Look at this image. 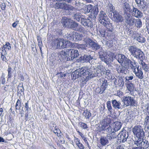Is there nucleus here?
I'll use <instances>...</instances> for the list:
<instances>
[{
	"label": "nucleus",
	"instance_id": "obj_1",
	"mask_svg": "<svg viewBox=\"0 0 149 149\" xmlns=\"http://www.w3.org/2000/svg\"><path fill=\"white\" fill-rule=\"evenodd\" d=\"M61 57L64 58L67 61L72 60L79 55L78 50L75 49H68L62 50L59 53Z\"/></svg>",
	"mask_w": 149,
	"mask_h": 149
},
{
	"label": "nucleus",
	"instance_id": "obj_2",
	"mask_svg": "<svg viewBox=\"0 0 149 149\" xmlns=\"http://www.w3.org/2000/svg\"><path fill=\"white\" fill-rule=\"evenodd\" d=\"M128 49L131 54L138 59L139 62L143 61L145 58V56L143 52L135 46H129Z\"/></svg>",
	"mask_w": 149,
	"mask_h": 149
},
{
	"label": "nucleus",
	"instance_id": "obj_3",
	"mask_svg": "<svg viewBox=\"0 0 149 149\" xmlns=\"http://www.w3.org/2000/svg\"><path fill=\"white\" fill-rule=\"evenodd\" d=\"M122 125V124L119 122H115L112 123L107 129V133L111 134L112 136L114 135V138H116L118 134L116 132L120 129Z\"/></svg>",
	"mask_w": 149,
	"mask_h": 149
},
{
	"label": "nucleus",
	"instance_id": "obj_4",
	"mask_svg": "<svg viewBox=\"0 0 149 149\" xmlns=\"http://www.w3.org/2000/svg\"><path fill=\"white\" fill-rule=\"evenodd\" d=\"M143 137H136L134 141V144L142 149H146L149 147V143L147 140L143 139Z\"/></svg>",
	"mask_w": 149,
	"mask_h": 149
},
{
	"label": "nucleus",
	"instance_id": "obj_5",
	"mask_svg": "<svg viewBox=\"0 0 149 149\" xmlns=\"http://www.w3.org/2000/svg\"><path fill=\"white\" fill-rule=\"evenodd\" d=\"M86 70V68H84V66L75 70L72 73L73 79L75 80L77 78L81 77L84 78V79L85 81V75H86L85 72Z\"/></svg>",
	"mask_w": 149,
	"mask_h": 149
},
{
	"label": "nucleus",
	"instance_id": "obj_6",
	"mask_svg": "<svg viewBox=\"0 0 149 149\" xmlns=\"http://www.w3.org/2000/svg\"><path fill=\"white\" fill-rule=\"evenodd\" d=\"M84 68H85L86 69L85 72L86 75H85V81H87L91 78L96 76V71L95 68L93 67L89 68L87 66H84Z\"/></svg>",
	"mask_w": 149,
	"mask_h": 149
},
{
	"label": "nucleus",
	"instance_id": "obj_7",
	"mask_svg": "<svg viewBox=\"0 0 149 149\" xmlns=\"http://www.w3.org/2000/svg\"><path fill=\"white\" fill-rule=\"evenodd\" d=\"M110 120L109 118H105L103 119L100 122V124L98 126L97 130L100 132L103 131H105L107 133V129L109 127L110 123Z\"/></svg>",
	"mask_w": 149,
	"mask_h": 149
},
{
	"label": "nucleus",
	"instance_id": "obj_8",
	"mask_svg": "<svg viewBox=\"0 0 149 149\" xmlns=\"http://www.w3.org/2000/svg\"><path fill=\"white\" fill-rule=\"evenodd\" d=\"M123 98L122 101L124 104V106H135L137 105L136 102L134 100L133 97L126 96L123 97Z\"/></svg>",
	"mask_w": 149,
	"mask_h": 149
},
{
	"label": "nucleus",
	"instance_id": "obj_9",
	"mask_svg": "<svg viewBox=\"0 0 149 149\" xmlns=\"http://www.w3.org/2000/svg\"><path fill=\"white\" fill-rule=\"evenodd\" d=\"M106 136H101L100 139V143L101 145L103 146H105L109 143V140H113L115 139V136L111 135L109 133H107Z\"/></svg>",
	"mask_w": 149,
	"mask_h": 149
},
{
	"label": "nucleus",
	"instance_id": "obj_10",
	"mask_svg": "<svg viewBox=\"0 0 149 149\" xmlns=\"http://www.w3.org/2000/svg\"><path fill=\"white\" fill-rule=\"evenodd\" d=\"M132 131L136 137H143L145 136L144 132L141 126H135L133 128Z\"/></svg>",
	"mask_w": 149,
	"mask_h": 149
},
{
	"label": "nucleus",
	"instance_id": "obj_11",
	"mask_svg": "<svg viewBox=\"0 0 149 149\" xmlns=\"http://www.w3.org/2000/svg\"><path fill=\"white\" fill-rule=\"evenodd\" d=\"M83 36L81 34L78 33L73 32L68 36V38L71 40L78 41L81 40L83 38Z\"/></svg>",
	"mask_w": 149,
	"mask_h": 149
},
{
	"label": "nucleus",
	"instance_id": "obj_12",
	"mask_svg": "<svg viewBox=\"0 0 149 149\" xmlns=\"http://www.w3.org/2000/svg\"><path fill=\"white\" fill-rule=\"evenodd\" d=\"M118 137L119 138V140L120 141L123 143L125 142L126 141L127 142L129 139L128 133L125 130H123L118 134Z\"/></svg>",
	"mask_w": 149,
	"mask_h": 149
},
{
	"label": "nucleus",
	"instance_id": "obj_13",
	"mask_svg": "<svg viewBox=\"0 0 149 149\" xmlns=\"http://www.w3.org/2000/svg\"><path fill=\"white\" fill-rule=\"evenodd\" d=\"M98 19L99 22L102 24H105L104 23L108 22L109 20L105 12L102 11L100 12L98 15Z\"/></svg>",
	"mask_w": 149,
	"mask_h": 149
},
{
	"label": "nucleus",
	"instance_id": "obj_14",
	"mask_svg": "<svg viewBox=\"0 0 149 149\" xmlns=\"http://www.w3.org/2000/svg\"><path fill=\"white\" fill-rule=\"evenodd\" d=\"M130 13L132 16L136 18H140L143 16L142 13L134 7H133Z\"/></svg>",
	"mask_w": 149,
	"mask_h": 149
},
{
	"label": "nucleus",
	"instance_id": "obj_15",
	"mask_svg": "<svg viewBox=\"0 0 149 149\" xmlns=\"http://www.w3.org/2000/svg\"><path fill=\"white\" fill-rule=\"evenodd\" d=\"M69 28H72L76 31L84 33V28L80 25H79L77 23L73 20Z\"/></svg>",
	"mask_w": 149,
	"mask_h": 149
},
{
	"label": "nucleus",
	"instance_id": "obj_16",
	"mask_svg": "<svg viewBox=\"0 0 149 149\" xmlns=\"http://www.w3.org/2000/svg\"><path fill=\"white\" fill-rule=\"evenodd\" d=\"M96 59L93 58V56L89 55H84L81 57V60L84 62H89L91 64H94L95 63L94 60Z\"/></svg>",
	"mask_w": 149,
	"mask_h": 149
},
{
	"label": "nucleus",
	"instance_id": "obj_17",
	"mask_svg": "<svg viewBox=\"0 0 149 149\" xmlns=\"http://www.w3.org/2000/svg\"><path fill=\"white\" fill-rule=\"evenodd\" d=\"M112 19L116 22H122L123 21V18L122 16L120 15L117 11L114 12L112 15H111Z\"/></svg>",
	"mask_w": 149,
	"mask_h": 149
},
{
	"label": "nucleus",
	"instance_id": "obj_18",
	"mask_svg": "<svg viewBox=\"0 0 149 149\" xmlns=\"http://www.w3.org/2000/svg\"><path fill=\"white\" fill-rule=\"evenodd\" d=\"M111 102L112 106L115 109H122L124 108V105L122 104L121 102L119 101H117L114 99L112 100Z\"/></svg>",
	"mask_w": 149,
	"mask_h": 149
},
{
	"label": "nucleus",
	"instance_id": "obj_19",
	"mask_svg": "<svg viewBox=\"0 0 149 149\" xmlns=\"http://www.w3.org/2000/svg\"><path fill=\"white\" fill-rule=\"evenodd\" d=\"M133 72L139 79H141L143 78L144 75L143 71L141 68H139V66L136 67V68L135 70H133Z\"/></svg>",
	"mask_w": 149,
	"mask_h": 149
},
{
	"label": "nucleus",
	"instance_id": "obj_20",
	"mask_svg": "<svg viewBox=\"0 0 149 149\" xmlns=\"http://www.w3.org/2000/svg\"><path fill=\"white\" fill-rule=\"evenodd\" d=\"M104 24H102L107 28V33L110 34V35H107L110 36L111 34L113 33V29L112 24L110 23L109 21H108L107 22H105L104 23Z\"/></svg>",
	"mask_w": 149,
	"mask_h": 149
},
{
	"label": "nucleus",
	"instance_id": "obj_21",
	"mask_svg": "<svg viewBox=\"0 0 149 149\" xmlns=\"http://www.w3.org/2000/svg\"><path fill=\"white\" fill-rule=\"evenodd\" d=\"M116 69L118 73L120 74L124 73L126 74L127 72V68L121 65H117L116 66Z\"/></svg>",
	"mask_w": 149,
	"mask_h": 149
},
{
	"label": "nucleus",
	"instance_id": "obj_22",
	"mask_svg": "<svg viewBox=\"0 0 149 149\" xmlns=\"http://www.w3.org/2000/svg\"><path fill=\"white\" fill-rule=\"evenodd\" d=\"M137 7L140 9H144L146 6V3L144 0H135Z\"/></svg>",
	"mask_w": 149,
	"mask_h": 149
},
{
	"label": "nucleus",
	"instance_id": "obj_23",
	"mask_svg": "<svg viewBox=\"0 0 149 149\" xmlns=\"http://www.w3.org/2000/svg\"><path fill=\"white\" fill-rule=\"evenodd\" d=\"M73 20L69 18H64L63 19V26L69 28L71 23L72 22Z\"/></svg>",
	"mask_w": 149,
	"mask_h": 149
},
{
	"label": "nucleus",
	"instance_id": "obj_24",
	"mask_svg": "<svg viewBox=\"0 0 149 149\" xmlns=\"http://www.w3.org/2000/svg\"><path fill=\"white\" fill-rule=\"evenodd\" d=\"M96 72V76L100 77L102 75V73H103V69L104 67L100 65H98L97 67L95 68Z\"/></svg>",
	"mask_w": 149,
	"mask_h": 149
},
{
	"label": "nucleus",
	"instance_id": "obj_25",
	"mask_svg": "<svg viewBox=\"0 0 149 149\" xmlns=\"http://www.w3.org/2000/svg\"><path fill=\"white\" fill-rule=\"evenodd\" d=\"M123 8L124 11V14L129 13V12L130 13L131 10L129 4L126 2L123 4Z\"/></svg>",
	"mask_w": 149,
	"mask_h": 149
},
{
	"label": "nucleus",
	"instance_id": "obj_26",
	"mask_svg": "<svg viewBox=\"0 0 149 149\" xmlns=\"http://www.w3.org/2000/svg\"><path fill=\"white\" fill-rule=\"evenodd\" d=\"M98 12V8L95 6L93 7L91 13V17L93 19H95L97 15Z\"/></svg>",
	"mask_w": 149,
	"mask_h": 149
},
{
	"label": "nucleus",
	"instance_id": "obj_27",
	"mask_svg": "<svg viewBox=\"0 0 149 149\" xmlns=\"http://www.w3.org/2000/svg\"><path fill=\"white\" fill-rule=\"evenodd\" d=\"M126 57L124 55L121 54H118L116 55L115 57L118 62L120 63H123L125 61Z\"/></svg>",
	"mask_w": 149,
	"mask_h": 149
},
{
	"label": "nucleus",
	"instance_id": "obj_28",
	"mask_svg": "<svg viewBox=\"0 0 149 149\" xmlns=\"http://www.w3.org/2000/svg\"><path fill=\"white\" fill-rule=\"evenodd\" d=\"M81 23L85 26H91L92 22L89 19L82 18L81 19Z\"/></svg>",
	"mask_w": 149,
	"mask_h": 149
},
{
	"label": "nucleus",
	"instance_id": "obj_29",
	"mask_svg": "<svg viewBox=\"0 0 149 149\" xmlns=\"http://www.w3.org/2000/svg\"><path fill=\"white\" fill-rule=\"evenodd\" d=\"M60 38L54 39L52 42L51 45L54 49H58Z\"/></svg>",
	"mask_w": 149,
	"mask_h": 149
},
{
	"label": "nucleus",
	"instance_id": "obj_30",
	"mask_svg": "<svg viewBox=\"0 0 149 149\" xmlns=\"http://www.w3.org/2000/svg\"><path fill=\"white\" fill-rule=\"evenodd\" d=\"M101 46L99 45L97 42L93 41L89 48H91L93 50L96 51L100 49Z\"/></svg>",
	"mask_w": 149,
	"mask_h": 149
},
{
	"label": "nucleus",
	"instance_id": "obj_31",
	"mask_svg": "<svg viewBox=\"0 0 149 149\" xmlns=\"http://www.w3.org/2000/svg\"><path fill=\"white\" fill-rule=\"evenodd\" d=\"M66 3H65L57 2L54 6V8L55 9H65V6Z\"/></svg>",
	"mask_w": 149,
	"mask_h": 149
},
{
	"label": "nucleus",
	"instance_id": "obj_32",
	"mask_svg": "<svg viewBox=\"0 0 149 149\" xmlns=\"http://www.w3.org/2000/svg\"><path fill=\"white\" fill-rule=\"evenodd\" d=\"M140 64L141 65L142 67L143 70L146 72H148L149 70V65L148 64H146L145 62L142 61L139 62Z\"/></svg>",
	"mask_w": 149,
	"mask_h": 149
},
{
	"label": "nucleus",
	"instance_id": "obj_33",
	"mask_svg": "<svg viewBox=\"0 0 149 149\" xmlns=\"http://www.w3.org/2000/svg\"><path fill=\"white\" fill-rule=\"evenodd\" d=\"M84 41L86 46L88 48L90 47L93 41L89 38H84Z\"/></svg>",
	"mask_w": 149,
	"mask_h": 149
},
{
	"label": "nucleus",
	"instance_id": "obj_34",
	"mask_svg": "<svg viewBox=\"0 0 149 149\" xmlns=\"http://www.w3.org/2000/svg\"><path fill=\"white\" fill-rule=\"evenodd\" d=\"M138 36H136L135 39H136L137 41L140 43H144L146 41V39L144 37L141 35H139L138 34Z\"/></svg>",
	"mask_w": 149,
	"mask_h": 149
},
{
	"label": "nucleus",
	"instance_id": "obj_35",
	"mask_svg": "<svg viewBox=\"0 0 149 149\" xmlns=\"http://www.w3.org/2000/svg\"><path fill=\"white\" fill-rule=\"evenodd\" d=\"M128 65L133 71L136 68V62L134 59L132 60V61L128 64Z\"/></svg>",
	"mask_w": 149,
	"mask_h": 149
},
{
	"label": "nucleus",
	"instance_id": "obj_36",
	"mask_svg": "<svg viewBox=\"0 0 149 149\" xmlns=\"http://www.w3.org/2000/svg\"><path fill=\"white\" fill-rule=\"evenodd\" d=\"M93 6L91 5H88L84 9L83 12L85 14H87L91 12Z\"/></svg>",
	"mask_w": 149,
	"mask_h": 149
},
{
	"label": "nucleus",
	"instance_id": "obj_37",
	"mask_svg": "<svg viewBox=\"0 0 149 149\" xmlns=\"http://www.w3.org/2000/svg\"><path fill=\"white\" fill-rule=\"evenodd\" d=\"M64 42L65 40L64 39L60 38L58 49H64Z\"/></svg>",
	"mask_w": 149,
	"mask_h": 149
},
{
	"label": "nucleus",
	"instance_id": "obj_38",
	"mask_svg": "<svg viewBox=\"0 0 149 149\" xmlns=\"http://www.w3.org/2000/svg\"><path fill=\"white\" fill-rule=\"evenodd\" d=\"M135 25L137 28H140L142 26V24L141 20L139 19H135Z\"/></svg>",
	"mask_w": 149,
	"mask_h": 149
},
{
	"label": "nucleus",
	"instance_id": "obj_39",
	"mask_svg": "<svg viewBox=\"0 0 149 149\" xmlns=\"http://www.w3.org/2000/svg\"><path fill=\"white\" fill-rule=\"evenodd\" d=\"M74 19L77 21L79 22L81 20V13H75L73 16Z\"/></svg>",
	"mask_w": 149,
	"mask_h": 149
},
{
	"label": "nucleus",
	"instance_id": "obj_40",
	"mask_svg": "<svg viewBox=\"0 0 149 149\" xmlns=\"http://www.w3.org/2000/svg\"><path fill=\"white\" fill-rule=\"evenodd\" d=\"M100 51L98 52L99 56L100 59L102 58L104 56L106 55L105 52L103 50L101 46L100 48Z\"/></svg>",
	"mask_w": 149,
	"mask_h": 149
},
{
	"label": "nucleus",
	"instance_id": "obj_41",
	"mask_svg": "<svg viewBox=\"0 0 149 149\" xmlns=\"http://www.w3.org/2000/svg\"><path fill=\"white\" fill-rule=\"evenodd\" d=\"M107 109L109 112L110 114H111L113 112V109L111 106V102L110 101H108L107 102Z\"/></svg>",
	"mask_w": 149,
	"mask_h": 149
},
{
	"label": "nucleus",
	"instance_id": "obj_42",
	"mask_svg": "<svg viewBox=\"0 0 149 149\" xmlns=\"http://www.w3.org/2000/svg\"><path fill=\"white\" fill-rule=\"evenodd\" d=\"M126 86L130 92H131L134 91V86L132 83H128L126 84Z\"/></svg>",
	"mask_w": 149,
	"mask_h": 149
},
{
	"label": "nucleus",
	"instance_id": "obj_43",
	"mask_svg": "<svg viewBox=\"0 0 149 149\" xmlns=\"http://www.w3.org/2000/svg\"><path fill=\"white\" fill-rule=\"evenodd\" d=\"M72 46V42L68 41L65 40L64 49L71 47Z\"/></svg>",
	"mask_w": 149,
	"mask_h": 149
},
{
	"label": "nucleus",
	"instance_id": "obj_44",
	"mask_svg": "<svg viewBox=\"0 0 149 149\" xmlns=\"http://www.w3.org/2000/svg\"><path fill=\"white\" fill-rule=\"evenodd\" d=\"M144 125H148L147 128L149 130V115H147L144 120Z\"/></svg>",
	"mask_w": 149,
	"mask_h": 149
},
{
	"label": "nucleus",
	"instance_id": "obj_45",
	"mask_svg": "<svg viewBox=\"0 0 149 149\" xmlns=\"http://www.w3.org/2000/svg\"><path fill=\"white\" fill-rule=\"evenodd\" d=\"M105 90L104 88L102 87H98L96 90V91L97 93L99 94H102L104 93V91Z\"/></svg>",
	"mask_w": 149,
	"mask_h": 149
},
{
	"label": "nucleus",
	"instance_id": "obj_46",
	"mask_svg": "<svg viewBox=\"0 0 149 149\" xmlns=\"http://www.w3.org/2000/svg\"><path fill=\"white\" fill-rule=\"evenodd\" d=\"M64 10H76V8L71 6L69 5L66 3V5L65 6Z\"/></svg>",
	"mask_w": 149,
	"mask_h": 149
},
{
	"label": "nucleus",
	"instance_id": "obj_47",
	"mask_svg": "<svg viewBox=\"0 0 149 149\" xmlns=\"http://www.w3.org/2000/svg\"><path fill=\"white\" fill-rule=\"evenodd\" d=\"M135 20V19L132 17L130 19H129L128 21L126 23L130 26L133 25L134 24Z\"/></svg>",
	"mask_w": 149,
	"mask_h": 149
},
{
	"label": "nucleus",
	"instance_id": "obj_48",
	"mask_svg": "<svg viewBox=\"0 0 149 149\" xmlns=\"http://www.w3.org/2000/svg\"><path fill=\"white\" fill-rule=\"evenodd\" d=\"M108 86V83L107 80L103 79L102 80V85L101 86L102 87L106 89L107 88Z\"/></svg>",
	"mask_w": 149,
	"mask_h": 149
},
{
	"label": "nucleus",
	"instance_id": "obj_49",
	"mask_svg": "<svg viewBox=\"0 0 149 149\" xmlns=\"http://www.w3.org/2000/svg\"><path fill=\"white\" fill-rule=\"evenodd\" d=\"M103 74H106L108 77H110L111 76V74L110 71L108 69H105L104 68V69H103Z\"/></svg>",
	"mask_w": 149,
	"mask_h": 149
},
{
	"label": "nucleus",
	"instance_id": "obj_50",
	"mask_svg": "<svg viewBox=\"0 0 149 149\" xmlns=\"http://www.w3.org/2000/svg\"><path fill=\"white\" fill-rule=\"evenodd\" d=\"M54 133L56 134L58 137H59L62 134L60 130L56 127H55V130H54Z\"/></svg>",
	"mask_w": 149,
	"mask_h": 149
},
{
	"label": "nucleus",
	"instance_id": "obj_51",
	"mask_svg": "<svg viewBox=\"0 0 149 149\" xmlns=\"http://www.w3.org/2000/svg\"><path fill=\"white\" fill-rule=\"evenodd\" d=\"M83 113L86 119H89V118L91 116V113L87 110L85 111Z\"/></svg>",
	"mask_w": 149,
	"mask_h": 149
},
{
	"label": "nucleus",
	"instance_id": "obj_52",
	"mask_svg": "<svg viewBox=\"0 0 149 149\" xmlns=\"http://www.w3.org/2000/svg\"><path fill=\"white\" fill-rule=\"evenodd\" d=\"M8 78H10L12 76V69L11 67H8Z\"/></svg>",
	"mask_w": 149,
	"mask_h": 149
},
{
	"label": "nucleus",
	"instance_id": "obj_53",
	"mask_svg": "<svg viewBox=\"0 0 149 149\" xmlns=\"http://www.w3.org/2000/svg\"><path fill=\"white\" fill-rule=\"evenodd\" d=\"M5 47H3L0 48V53H1V55H6V52L5 50Z\"/></svg>",
	"mask_w": 149,
	"mask_h": 149
},
{
	"label": "nucleus",
	"instance_id": "obj_54",
	"mask_svg": "<svg viewBox=\"0 0 149 149\" xmlns=\"http://www.w3.org/2000/svg\"><path fill=\"white\" fill-rule=\"evenodd\" d=\"M21 106V101L18 99L16 102L15 105V109L16 110L19 109Z\"/></svg>",
	"mask_w": 149,
	"mask_h": 149
},
{
	"label": "nucleus",
	"instance_id": "obj_55",
	"mask_svg": "<svg viewBox=\"0 0 149 149\" xmlns=\"http://www.w3.org/2000/svg\"><path fill=\"white\" fill-rule=\"evenodd\" d=\"M118 85L121 87H123L124 85V82L123 79L122 77L119 78L118 81Z\"/></svg>",
	"mask_w": 149,
	"mask_h": 149
},
{
	"label": "nucleus",
	"instance_id": "obj_56",
	"mask_svg": "<svg viewBox=\"0 0 149 149\" xmlns=\"http://www.w3.org/2000/svg\"><path fill=\"white\" fill-rule=\"evenodd\" d=\"M124 15L126 23L128 21L129 19H130L132 17V16H131V15L130 13L125 14H124Z\"/></svg>",
	"mask_w": 149,
	"mask_h": 149
},
{
	"label": "nucleus",
	"instance_id": "obj_57",
	"mask_svg": "<svg viewBox=\"0 0 149 149\" xmlns=\"http://www.w3.org/2000/svg\"><path fill=\"white\" fill-rule=\"evenodd\" d=\"M109 8H110V11L112 13H111V14L112 15V14L114 12H116L117 11L116 10H115V8L114 6H113V5L111 4H110L109 5Z\"/></svg>",
	"mask_w": 149,
	"mask_h": 149
},
{
	"label": "nucleus",
	"instance_id": "obj_58",
	"mask_svg": "<svg viewBox=\"0 0 149 149\" xmlns=\"http://www.w3.org/2000/svg\"><path fill=\"white\" fill-rule=\"evenodd\" d=\"M79 124L80 126L82 128L84 129H86L88 128L87 125L84 123L82 122H80L79 123Z\"/></svg>",
	"mask_w": 149,
	"mask_h": 149
},
{
	"label": "nucleus",
	"instance_id": "obj_59",
	"mask_svg": "<svg viewBox=\"0 0 149 149\" xmlns=\"http://www.w3.org/2000/svg\"><path fill=\"white\" fill-rule=\"evenodd\" d=\"M105 44L108 47H111L112 46V42L111 41L107 40L106 42L105 41Z\"/></svg>",
	"mask_w": 149,
	"mask_h": 149
},
{
	"label": "nucleus",
	"instance_id": "obj_60",
	"mask_svg": "<svg viewBox=\"0 0 149 149\" xmlns=\"http://www.w3.org/2000/svg\"><path fill=\"white\" fill-rule=\"evenodd\" d=\"M100 59L102 61H104L106 64H108L109 63V61L108 59L107 58V57L106 56V55L104 56L102 58H101Z\"/></svg>",
	"mask_w": 149,
	"mask_h": 149
},
{
	"label": "nucleus",
	"instance_id": "obj_61",
	"mask_svg": "<svg viewBox=\"0 0 149 149\" xmlns=\"http://www.w3.org/2000/svg\"><path fill=\"white\" fill-rule=\"evenodd\" d=\"M145 110L147 115H149V104H146L145 106Z\"/></svg>",
	"mask_w": 149,
	"mask_h": 149
},
{
	"label": "nucleus",
	"instance_id": "obj_62",
	"mask_svg": "<svg viewBox=\"0 0 149 149\" xmlns=\"http://www.w3.org/2000/svg\"><path fill=\"white\" fill-rule=\"evenodd\" d=\"M100 33V34L101 36L104 37L105 34V32L104 29H101L99 31Z\"/></svg>",
	"mask_w": 149,
	"mask_h": 149
},
{
	"label": "nucleus",
	"instance_id": "obj_63",
	"mask_svg": "<svg viewBox=\"0 0 149 149\" xmlns=\"http://www.w3.org/2000/svg\"><path fill=\"white\" fill-rule=\"evenodd\" d=\"M3 47H5V49H10L11 48L9 42H6V44L4 45Z\"/></svg>",
	"mask_w": 149,
	"mask_h": 149
},
{
	"label": "nucleus",
	"instance_id": "obj_64",
	"mask_svg": "<svg viewBox=\"0 0 149 149\" xmlns=\"http://www.w3.org/2000/svg\"><path fill=\"white\" fill-rule=\"evenodd\" d=\"M133 76H127L125 77V79L127 81L131 80L133 79Z\"/></svg>",
	"mask_w": 149,
	"mask_h": 149
}]
</instances>
